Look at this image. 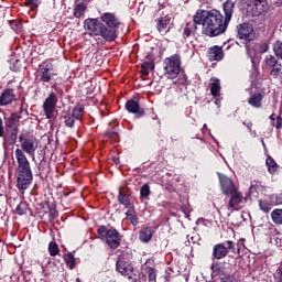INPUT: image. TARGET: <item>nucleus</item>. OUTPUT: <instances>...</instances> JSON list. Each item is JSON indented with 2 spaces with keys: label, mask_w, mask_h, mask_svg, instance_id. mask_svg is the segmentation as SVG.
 <instances>
[{
  "label": "nucleus",
  "mask_w": 282,
  "mask_h": 282,
  "mask_svg": "<svg viewBox=\"0 0 282 282\" xmlns=\"http://www.w3.org/2000/svg\"><path fill=\"white\" fill-rule=\"evenodd\" d=\"M225 19L218 10H198L194 15V21L198 25H203L202 32L210 39L224 34L228 30V23L232 20L235 12V3L227 1L224 3Z\"/></svg>",
  "instance_id": "nucleus-1"
},
{
  "label": "nucleus",
  "mask_w": 282,
  "mask_h": 282,
  "mask_svg": "<svg viewBox=\"0 0 282 282\" xmlns=\"http://www.w3.org/2000/svg\"><path fill=\"white\" fill-rule=\"evenodd\" d=\"M15 160L18 162V188L25 191L32 184V167H30V161L25 156V152L21 149L15 150Z\"/></svg>",
  "instance_id": "nucleus-2"
},
{
  "label": "nucleus",
  "mask_w": 282,
  "mask_h": 282,
  "mask_svg": "<svg viewBox=\"0 0 282 282\" xmlns=\"http://www.w3.org/2000/svg\"><path fill=\"white\" fill-rule=\"evenodd\" d=\"M84 29L89 36H101L104 41L111 43L118 39V33L107 26L98 19L88 18L84 21Z\"/></svg>",
  "instance_id": "nucleus-3"
},
{
  "label": "nucleus",
  "mask_w": 282,
  "mask_h": 282,
  "mask_svg": "<svg viewBox=\"0 0 282 282\" xmlns=\"http://www.w3.org/2000/svg\"><path fill=\"white\" fill-rule=\"evenodd\" d=\"M182 72V57L180 54L171 55L164 59V74L170 80H175Z\"/></svg>",
  "instance_id": "nucleus-4"
},
{
  "label": "nucleus",
  "mask_w": 282,
  "mask_h": 282,
  "mask_svg": "<svg viewBox=\"0 0 282 282\" xmlns=\"http://www.w3.org/2000/svg\"><path fill=\"white\" fill-rule=\"evenodd\" d=\"M116 269L119 274L122 276H126V279H130L132 281H135L138 279V275L135 274V269L129 261V253H122L118 257V260L116 262Z\"/></svg>",
  "instance_id": "nucleus-5"
},
{
  "label": "nucleus",
  "mask_w": 282,
  "mask_h": 282,
  "mask_svg": "<svg viewBox=\"0 0 282 282\" xmlns=\"http://www.w3.org/2000/svg\"><path fill=\"white\" fill-rule=\"evenodd\" d=\"M97 234L101 239L106 240L110 248L116 249L120 246V232H118V230L113 228L107 229L106 226H100L97 229Z\"/></svg>",
  "instance_id": "nucleus-6"
},
{
  "label": "nucleus",
  "mask_w": 282,
  "mask_h": 282,
  "mask_svg": "<svg viewBox=\"0 0 282 282\" xmlns=\"http://www.w3.org/2000/svg\"><path fill=\"white\" fill-rule=\"evenodd\" d=\"M85 115V107L83 105L75 106L70 112H63L61 116L62 122H64L65 127L68 129H74V124H76V120H80Z\"/></svg>",
  "instance_id": "nucleus-7"
},
{
  "label": "nucleus",
  "mask_w": 282,
  "mask_h": 282,
  "mask_svg": "<svg viewBox=\"0 0 282 282\" xmlns=\"http://www.w3.org/2000/svg\"><path fill=\"white\" fill-rule=\"evenodd\" d=\"M19 142H20V151L22 153H28V155L34 156V153H36V150L39 149V141L35 139V137H32L30 134L21 133L19 135Z\"/></svg>",
  "instance_id": "nucleus-8"
},
{
  "label": "nucleus",
  "mask_w": 282,
  "mask_h": 282,
  "mask_svg": "<svg viewBox=\"0 0 282 282\" xmlns=\"http://www.w3.org/2000/svg\"><path fill=\"white\" fill-rule=\"evenodd\" d=\"M41 83H50L56 74H54V65L50 61H44L39 65L37 69Z\"/></svg>",
  "instance_id": "nucleus-9"
},
{
  "label": "nucleus",
  "mask_w": 282,
  "mask_h": 282,
  "mask_svg": "<svg viewBox=\"0 0 282 282\" xmlns=\"http://www.w3.org/2000/svg\"><path fill=\"white\" fill-rule=\"evenodd\" d=\"M19 127L9 128L6 134V129L3 128V119H1L0 117V138L3 139V144H9L10 147H12V144L17 143Z\"/></svg>",
  "instance_id": "nucleus-10"
},
{
  "label": "nucleus",
  "mask_w": 282,
  "mask_h": 282,
  "mask_svg": "<svg viewBox=\"0 0 282 282\" xmlns=\"http://www.w3.org/2000/svg\"><path fill=\"white\" fill-rule=\"evenodd\" d=\"M58 102V97H56V94L50 93L48 97L44 100L43 104V111L44 116L48 120H52L54 118V111H56V105Z\"/></svg>",
  "instance_id": "nucleus-11"
},
{
  "label": "nucleus",
  "mask_w": 282,
  "mask_h": 282,
  "mask_svg": "<svg viewBox=\"0 0 282 282\" xmlns=\"http://www.w3.org/2000/svg\"><path fill=\"white\" fill-rule=\"evenodd\" d=\"M155 23L160 34H169L173 28V17L171 14H163L155 20Z\"/></svg>",
  "instance_id": "nucleus-12"
},
{
  "label": "nucleus",
  "mask_w": 282,
  "mask_h": 282,
  "mask_svg": "<svg viewBox=\"0 0 282 282\" xmlns=\"http://www.w3.org/2000/svg\"><path fill=\"white\" fill-rule=\"evenodd\" d=\"M238 39L241 41H254V28L249 23H242L237 26Z\"/></svg>",
  "instance_id": "nucleus-13"
},
{
  "label": "nucleus",
  "mask_w": 282,
  "mask_h": 282,
  "mask_svg": "<svg viewBox=\"0 0 282 282\" xmlns=\"http://www.w3.org/2000/svg\"><path fill=\"white\" fill-rule=\"evenodd\" d=\"M101 21L107 25V30H113L118 34V28H120V20L113 13H102Z\"/></svg>",
  "instance_id": "nucleus-14"
},
{
  "label": "nucleus",
  "mask_w": 282,
  "mask_h": 282,
  "mask_svg": "<svg viewBox=\"0 0 282 282\" xmlns=\"http://www.w3.org/2000/svg\"><path fill=\"white\" fill-rule=\"evenodd\" d=\"M263 98H265V91H251L247 102L250 107H253V109H261V107H263Z\"/></svg>",
  "instance_id": "nucleus-15"
},
{
  "label": "nucleus",
  "mask_w": 282,
  "mask_h": 282,
  "mask_svg": "<svg viewBox=\"0 0 282 282\" xmlns=\"http://www.w3.org/2000/svg\"><path fill=\"white\" fill-rule=\"evenodd\" d=\"M249 6L253 17H261L268 12V0H249Z\"/></svg>",
  "instance_id": "nucleus-16"
},
{
  "label": "nucleus",
  "mask_w": 282,
  "mask_h": 282,
  "mask_svg": "<svg viewBox=\"0 0 282 282\" xmlns=\"http://www.w3.org/2000/svg\"><path fill=\"white\" fill-rule=\"evenodd\" d=\"M229 202L227 205L228 210H230L231 213L235 210H239V204H241V202H243V194H241V192L236 191L231 194H229Z\"/></svg>",
  "instance_id": "nucleus-17"
},
{
  "label": "nucleus",
  "mask_w": 282,
  "mask_h": 282,
  "mask_svg": "<svg viewBox=\"0 0 282 282\" xmlns=\"http://www.w3.org/2000/svg\"><path fill=\"white\" fill-rule=\"evenodd\" d=\"M128 113H133L135 118H142V110L140 109V98L129 99L124 105Z\"/></svg>",
  "instance_id": "nucleus-18"
},
{
  "label": "nucleus",
  "mask_w": 282,
  "mask_h": 282,
  "mask_svg": "<svg viewBox=\"0 0 282 282\" xmlns=\"http://www.w3.org/2000/svg\"><path fill=\"white\" fill-rule=\"evenodd\" d=\"M220 188L223 191V195H232V193H236V191H239L237 186H235V183L232 180H230L227 176L220 177Z\"/></svg>",
  "instance_id": "nucleus-19"
},
{
  "label": "nucleus",
  "mask_w": 282,
  "mask_h": 282,
  "mask_svg": "<svg viewBox=\"0 0 282 282\" xmlns=\"http://www.w3.org/2000/svg\"><path fill=\"white\" fill-rule=\"evenodd\" d=\"M274 194L267 196V198L264 199H259L258 204H259V208L260 210H262V213H264L265 215H268V213H270V210H272V208H274V206H276V202H274Z\"/></svg>",
  "instance_id": "nucleus-20"
},
{
  "label": "nucleus",
  "mask_w": 282,
  "mask_h": 282,
  "mask_svg": "<svg viewBox=\"0 0 282 282\" xmlns=\"http://www.w3.org/2000/svg\"><path fill=\"white\" fill-rule=\"evenodd\" d=\"M207 87L213 98H219L221 96V80L219 78L212 77Z\"/></svg>",
  "instance_id": "nucleus-21"
},
{
  "label": "nucleus",
  "mask_w": 282,
  "mask_h": 282,
  "mask_svg": "<svg viewBox=\"0 0 282 282\" xmlns=\"http://www.w3.org/2000/svg\"><path fill=\"white\" fill-rule=\"evenodd\" d=\"M17 100V95L13 89H6L0 95V107H6L7 105H11Z\"/></svg>",
  "instance_id": "nucleus-22"
},
{
  "label": "nucleus",
  "mask_w": 282,
  "mask_h": 282,
  "mask_svg": "<svg viewBox=\"0 0 282 282\" xmlns=\"http://www.w3.org/2000/svg\"><path fill=\"white\" fill-rule=\"evenodd\" d=\"M155 68V55L150 53L145 57V62L142 65V76H149V73L153 72Z\"/></svg>",
  "instance_id": "nucleus-23"
},
{
  "label": "nucleus",
  "mask_w": 282,
  "mask_h": 282,
  "mask_svg": "<svg viewBox=\"0 0 282 282\" xmlns=\"http://www.w3.org/2000/svg\"><path fill=\"white\" fill-rule=\"evenodd\" d=\"M197 25H199L197 22H195V19L193 18V21L187 22L185 26H183V39L186 41V39H191V36H195L197 34Z\"/></svg>",
  "instance_id": "nucleus-24"
},
{
  "label": "nucleus",
  "mask_w": 282,
  "mask_h": 282,
  "mask_svg": "<svg viewBox=\"0 0 282 282\" xmlns=\"http://www.w3.org/2000/svg\"><path fill=\"white\" fill-rule=\"evenodd\" d=\"M207 58L209 61H221L224 58V48L220 46H213L207 52Z\"/></svg>",
  "instance_id": "nucleus-25"
},
{
  "label": "nucleus",
  "mask_w": 282,
  "mask_h": 282,
  "mask_svg": "<svg viewBox=\"0 0 282 282\" xmlns=\"http://www.w3.org/2000/svg\"><path fill=\"white\" fill-rule=\"evenodd\" d=\"M214 259L220 260L226 259L228 257V248L224 243H218L213 249Z\"/></svg>",
  "instance_id": "nucleus-26"
},
{
  "label": "nucleus",
  "mask_w": 282,
  "mask_h": 282,
  "mask_svg": "<svg viewBox=\"0 0 282 282\" xmlns=\"http://www.w3.org/2000/svg\"><path fill=\"white\" fill-rule=\"evenodd\" d=\"M118 202L124 208H131V195L127 193V189L119 188Z\"/></svg>",
  "instance_id": "nucleus-27"
},
{
  "label": "nucleus",
  "mask_w": 282,
  "mask_h": 282,
  "mask_svg": "<svg viewBox=\"0 0 282 282\" xmlns=\"http://www.w3.org/2000/svg\"><path fill=\"white\" fill-rule=\"evenodd\" d=\"M85 12H87V4L84 2H79L74 6V17L75 19H83L85 17Z\"/></svg>",
  "instance_id": "nucleus-28"
},
{
  "label": "nucleus",
  "mask_w": 282,
  "mask_h": 282,
  "mask_svg": "<svg viewBox=\"0 0 282 282\" xmlns=\"http://www.w3.org/2000/svg\"><path fill=\"white\" fill-rule=\"evenodd\" d=\"M19 120H21V117L19 116V113L13 112L10 115L9 118H7L6 127L8 129H14V127H19Z\"/></svg>",
  "instance_id": "nucleus-29"
},
{
  "label": "nucleus",
  "mask_w": 282,
  "mask_h": 282,
  "mask_svg": "<svg viewBox=\"0 0 282 282\" xmlns=\"http://www.w3.org/2000/svg\"><path fill=\"white\" fill-rule=\"evenodd\" d=\"M265 164H267L268 171H269V173H271V175H274V173H276V171H279V164H276V161H274V159L272 156H267Z\"/></svg>",
  "instance_id": "nucleus-30"
},
{
  "label": "nucleus",
  "mask_w": 282,
  "mask_h": 282,
  "mask_svg": "<svg viewBox=\"0 0 282 282\" xmlns=\"http://www.w3.org/2000/svg\"><path fill=\"white\" fill-rule=\"evenodd\" d=\"M271 219L276 226L282 225V209H273L271 213Z\"/></svg>",
  "instance_id": "nucleus-31"
},
{
  "label": "nucleus",
  "mask_w": 282,
  "mask_h": 282,
  "mask_svg": "<svg viewBox=\"0 0 282 282\" xmlns=\"http://www.w3.org/2000/svg\"><path fill=\"white\" fill-rule=\"evenodd\" d=\"M278 61L279 59L276 57H274L273 55H268L264 58V65L262 66V69H271L272 66H274Z\"/></svg>",
  "instance_id": "nucleus-32"
},
{
  "label": "nucleus",
  "mask_w": 282,
  "mask_h": 282,
  "mask_svg": "<svg viewBox=\"0 0 282 282\" xmlns=\"http://www.w3.org/2000/svg\"><path fill=\"white\" fill-rule=\"evenodd\" d=\"M132 182L137 188V191H139L140 193V197H142V175H135L133 178H132Z\"/></svg>",
  "instance_id": "nucleus-33"
},
{
  "label": "nucleus",
  "mask_w": 282,
  "mask_h": 282,
  "mask_svg": "<svg viewBox=\"0 0 282 282\" xmlns=\"http://www.w3.org/2000/svg\"><path fill=\"white\" fill-rule=\"evenodd\" d=\"M270 120H272V127H274L275 129H282V118L281 116H274V113H272L270 116Z\"/></svg>",
  "instance_id": "nucleus-34"
},
{
  "label": "nucleus",
  "mask_w": 282,
  "mask_h": 282,
  "mask_svg": "<svg viewBox=\"0 0 282 282\" xmlns=\"http://www.w3.org/2000/svg\"><path fill=\"white\" fill-rule=\"evenodd\" d=\"M153 238V230L151 228H145L142 232V241L144 243H149V241Z\"/></svg>",
  "instance_id": "nucleus-35"
},
{
  "label": "nucleus",
  "mask_w": 282,
  "mask_h": 282,
  "mask_svg": "<svg viewBox=\"0 0 282 282\" xmlns=\"http://www.w3.org/2000/svg\"><path fill=\"white\" fill-rule=\"evenodd\" d=\"M48 252H50L51 257H56V254H58L61 252V250L58 249V245L54 241H51L48 243Z\"/></svg>",
  "instance_id": "nucleus-36"
},
{
  "label": "nucleus",
  "mask_w": 282,
  "mask_h": 282,
  "mask_svg": "<svg viewBox=\"0 0 282 282\" xmlns=\"http://www.w3.org/2000/svg\"><path fill=\"white\" fill-rule=\"evenodd\" d=\"M273 52H274L275 56L278 58H281V61H282V42L281 41H276L273 44Z\"/></svg>",
  "instance_id": "nucleus-37"
},
{
  "label": "nucleus",
  "mask_w": 282,
  "mask_h": 282,
  "mask_svg": "<svg viewBox=\"0 0 282 282\" xmlns=\"http://www.w3.org/2000/svg\"><path fill=\"white\" fill-rule=\"evenodd\" d=\"M265 186H263V184H261L260 181H252L251 182V186H250V192L254 193V191H264Z\"/></svg>",
  "instance_id": "nucleus-38"
},
{
  "label": "nucleus",
  "mask_w": 282,
  "mask_h": 282,
  "mask_svg": "<svg viewBox=\"0 0 282 282\" xmlns=\"http://www.w3.org/2000/svg\"><path fill=\"white\" fill-rule=\"evenodd\" d=\"M281 63L275 62L274 65L271 66V70H270V74L271 76H274V78H276V76H279V74H281Z\"/></svg>",
  "instance_id": "nucleus-39"
},
{
  "label": "nucleus",
  "mask_w": 282,
  "mask_h": 282,
  "mask_svg": "<svg viewBox=\"0 0 282 282\" xmlns=\"http://www.w3.org/2000/svg\"><path fill=\"white\" fill-rule=\"evenodd\" d=\"M65 261H66V264L68 265V268H70V270H74V268L76 265V258H74V254L68 253L65 257Z\"/></svg>",
  "instance_id": "nucleus-40"
},
{
  "label": "nucleus",
  "mask_w": 282,
  "mask_h": 282,
  "mask_svg": "<svg viewBox=\"0 0 282 282\" xmlns=\"http://www.w3.org/2000/svg\"><path fill=\"white\" fill-rule=\"evenodd\" d=\"M17 215H25L28 213V204L20 203L15 209Z\"/></svg>",
  "instance_id": "nucleus-41"
},
{
  "label": "nucleus",
  "mask_w": 282,
  "mask_h": 282,
  "mask_svg": "<svg viewBox=\"0 0 282 282\" xmlns=\"http://www.w3.org/2000/svg\"><path fill=\"white\" fill-rule=\"evenodd\" d=\"M148 279L150 282H155L158 279V272L154 268H148Z\"/></svg>",
  "instance_id": "nucleus-42"
},
{
  "label": "nucleus",
  "mask_w": 282,
  "mask_h": 282,
  "mask_svg": "<svg viewBox=\"0 0 282 282\" xmlns=\"http://www.w3.org/2000/svg\"><path fill=\"white\" fill-rule=\"evenodd\" d=\"M41 4V1L39 0H25L26 8H31V10H36L39 6Z\"/></svg>",
  "instance_id": "nucleus-43"
},
{
  "label": "nucleus",
  "mask_w": 282,
  "mask_h": 282,
  "mask_svg": "<svg viewBox=\"0 0 282 282\" xmlns=\"http://www.w3.org/2000/svg\"><path fill=\"white\" fill-rule=\"evenodd\" d=\"M126 217H127V219H129V221L132 224V226H138V219H135V217H133V210L129 209L126 213Z\"/></svg>",
  "instance_id": "nucleus-44"
},
{
  "label": "nucleus",
  "mask_w": 282,
  "mask_h": 282,
  "mask_svg": "<svg viewBox=\"0 0 282 282\" xmlns=\"http://www.w3.org/2000/svg\"><path fill=\"white\" fill-rule=\"evenodd\" d=\"M9 25L13 32H19L21 30V23H19L17 20L9 21Z\"/></svg>",
  "instance_id": "nucleus-45"
},
{
  "label": "nucleus",
  "mask_w": 282,
  "mask_h": 282,
  "mask_svg": "<svg viewBox=\"0 0 282 282\" xmlns=\"http://www.w3.org/2000/svg\"><path fill=\"white\" fill-rule=\"evenodd\" d=\"M270 50V45L265 42L260 43L259 45V52L260 54H265Z\"/></svg>",
  "instance_id": "nucleus-46"
},
{
  "label": "nucleus",
  "mask_w": 282,
  "mask_h": 282,
  "mask_svg": "<svg viewBox=\"0 0 282 282\" xmlns=\"http://www.w3.org/2000/svg\"><path fill=\"white\" fill-rule=\"evenodd\" d=\"M151 195V188L149 184L142 186V197H149Z\"/></svg>",
  "instance_id": "nucleus-47"
},
{
  "label": "nucleus",
  "mask_w": 282,
  "mask_h": 282,
  "mask_svg": "<svg viewBox=\"0 0 282 282\" xmlns=\"http://www.w3.org/2000/svg\"><path fill=\"white\" fill-rule=\"evenodd\" d=\"M107 138H110V140L118 141V132L116 130L106 132Z\"/></svg>",
  "instance_id": "nucleus-48"
},
{
  "label": "nucleus",
  "mask_w": 282,
  "mask_h": 282,
  "mask_svg": "<svg viewBox=\"0 0 282 282\" xmlns=\"http://www.w3.org/2000/svg\"><path fill=\"white\" fill-rule=\"evenodd\" d=\"M220 282H237V280L235 279L234 275H226V276L221 278Z\"/></svg>",
  "instance_id": "nucleus-49"
},
{
  "label": "nucleus",
  "mask_w": 282,
  "mask_h": 282,
  "mask_svg": "<svg viewBox=\"0 0 282 282\" xmlns=\"http://www.w3.org/2000/svg\"><path fill=\"white\" fill-rule=\"evenodd\" d=\"M227 250H235V242L232 240L227 241Z\"/></svg>",
  "instance_id": "nucleus-50"
},
{
  "label": "nucleus",
  "mask_w": 282,
  "mask_h": 282,
  "mask_svg": "<svg viewBox=\"0 0 282 282\" xmlns=\"http://www.w3.org/2000/svg\"><path fill=\"white\" fill-rule=\"evenodd\" d=\"M275 276L276 279H279L280 282H282V269L279 268L275 272Z\"/></svg>",
  "instance_id": "nucleus-51"
},
{
  "label": "nucleus",
  "mask_w": 282,
  "mask_h": 282,
  "mask_svg": "<svg viewBox=\"0 0 282 282\" xmlns=\"http://www.w3.org/2000/svg\"><path fill=\"white\" fill-rule=\"evenodd\" d=\"M243 124H246V127L248 128V129H250V131H252V122L251 121H249V122H243Z\"/></svg>",
  "instance_id": "nucleus-52"
},
{
  "label": "nucleus",
  "mask_w": 282,
  "mask_h": 282,
  "mask_svg": "<svg viewBox=\"0 0 282 282\" xmlns=\"http://www.w3.org/2000/svg\"><path fill=\"white\" fill-rule=\"evenodd\" d=\"M274 6L281 7L282 0H273Z\"/></svg>",
  "instance_id": "nucleus-53"
},
{
  "label": "nucleus",
  "mask_w": 282,
  "mask_h": 282,
  "mask_svg": "<svg viewBox=\"0 0 282 282\" xmlns=\"http://www.w3.org/2000/svg\"><path fill=\"white\" fill-rule=\"evenodd\" d=\"M139 239L142 241V231L139 232Z\"/></svg>",
  "instance_id": "nucleus-54"
},
{
  "label": "nucleus",
  "mask_w": 282,
  "mask_h": 282,
  "mask_svg": "<svg viewBox=\"0 0 282 282\" xmlns=\"http://www.w3.org/2000/svg\"><path fill=\"white\" fill-rule=\"evenodd\" d=\"M51 216L53 219L56 218V214H54V213H51Z\"/></svg>",
  "instance_id": "nucleus-55"
},
{
  "label": "nucleus",
  "mask_w": 282,
  "mask_h": 282,
  "mask_svg": "<svg viewBox=\"0 0 282 282\" xmlns=\"http://www.w3.org/2000/svg\"><path fill=\"white\" fill-rule=\"evenodd\" d=\"M76 281H77V282H80V279L77 278Z\"/></svg>",
  "instance_id": "nucleus-56"
}]
</instances>
